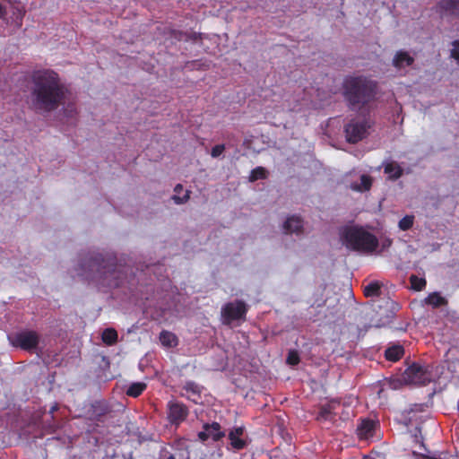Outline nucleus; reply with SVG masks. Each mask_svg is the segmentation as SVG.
<instances>
[{"instance_id":"f257e3e1","label":"nucleus","mask_w":459,"mask_h":459,"mask_svg":"<svg viewBox=\"0 0 459 459\" xmlns=\"http://www.w3.org/2000/svg\"><path fill=\"white\" fill-rule=\"evenodd\" d=\"M30 79V102L35 110L51 112L65 103L68 90L56 72L51 69L36 70Z\"/></svg>"},{"instance_id":"f03ea898","label":"nucleus","mask_w":459,"mask_h":459,"mask_svg":"<svg viewBox=\"0 0 459 459\" xmlns=\"http://www.w3.org/2000/svg\"><path fill=\"white\" fill-rule=\"evenodd\" d=\"M79 266V275L97 285L108 288L119 287L128 270L126 266L117 264L116 256L103 255L98 252L82 255Z\"/></svg>"},{"instance_id":"7ed1b4c3","label":"nucleus","mask_w":459,"mask_h":459,"mask_svg":"<svg viewBox=\"0 0 459 459\" xmlns=\"http://www.w3.org/2000/svg\"><path fill=\"white\" fill-rule=\"evenodd\" d=\"M377 83L365 75H349L343 79L342 95L348 108L359 112L376 98Z\"/></svg>"},{"instance_id":"20e7f679","label":"nucleus","mask_w":459,"mask_h":459,"mask_svg":"<svg viewBox=\"0 0 459 459\" xmlns=\"http://www.w3.org/2000/svg\"><path fill=\"white\" fill-rule=\"evenodd\" d=\"M342 244L350 250L372 253L378 247L377 238L359 226H346L341 231Z\"/></svg>"},{"instance_id":"39448f33","label":"nucleus","mask_w":459,"mask_h":459,"mask_svg":"<svg viewBox=\"0 0 459 459\" xmlns=\"http://www.w3.org/2000/svg\"><path fill=\"white\" fill-rule=\"evenodd\" d=\"M402 380L407 385H425L431 381V373L426 368L413 363L402 374Z\"/></svg>"},{"instance_id":"423d86ee","label":"nucleus","mask_w":459,"mask_h":459,"mask_svg":"<svg viewBox=\"0 0 459 459\" xmlns=\"http://www.w3.org/2000/svg\"><path fill=\"white\" fill-rule=\"evenodd\" d=\"M9 339L13 346L26 351L35 350L39 342V335L32 330L18 332L9 337Z\"/></svg>"},{"instance_id":"0eeeda50","label":"nucleus","mask_w":459,"mask_h":459,"mask_svg":"<svg viewBox=\"0 0 459 459\" xmlns=\"http://www.w3.org/2000/svg\"><path fill=\"white\" fill-rule=\"evenodd\" d=\"M369 125L366 120L351 119L344 126L346 141L350 143H357L367 137Z\"/></svg>"},{"instance_id":"6e6552de","label":"nucleus","mask_w":459,"mask_h":459,"mask_svg":"<svg viewBox=\"0 0 459 459\" xmlns=\"http://www.w3.org/2000/svg\"><path fill=\"white\" fill-rule=\"evenodd\" d=\"M247 312V307L242 300H235L226 303L221 308V316L223 323L231 324L233 321L245 319Z\"/></svg>"},{"instance_id":"1a4fd4ad","label":"nucleus","mask_w":459,"mask_h":459,"mask_svg":"<svg viewBox=\"0 0 459 459\" xmlns=\"http://www.w3.org/2000/svg\"><path fill=\"white\" fill-rule=\"evenodd\" d=\"M189 414L188 407L182 402L170 400L167 403V419L176 427L184 422Z\"/></svg>"},{"instance_id":"9d476101","label":"nucleus","mask_w":459,"mask_h":459,"mask_svg":"<svg viewBox=\"0 0 459 459\" xmlns=\"http://www.w3.org/2000/svg\"><path fill=\"white\" fill-rule=\"evenodd\" d=\"M110 412V408L105 401H94L86 409L87 420L95 422H103L104 417Z\"/></svg>"},{"instance_id":"9b49d317","label":"nucleus","mask_w":459,"mask_h":459,"mask_svg":"<svg viewBox=\"0 0 459 459\" xmlns=\"http://www.w3.org/2000/svg\"><path fill=\"white\" fill-rule=\"evenodd\" d=\"M197 436L202 442H205L209 438L217 442L225 437V432L221 430V426L219 422L213 421L212 423H204L203 430Z\"/></svg>"},{"instance_id":"f8f14e48","label":"nucleus","mask_w":459,"mask_h":459,"mask_svg":"<svg viewBox=\"0 0 459 459\" xmlns=\"http://www.w3.org/2000/svg\"><path fill=\"white\" fill-rule=\"evenodd\" d=\"M182 390L185 391V393L181 394L182 397H186L195 403H199L201 402L202 393L204 391L203 385L194 381H186L182 386Z\"/></svg>"},{"instance_id":"ddd939ff","label":"nucleus","mask_w":459,"mask_h":459,"mask_svg":"<svg viewBox=\"0 0 459 459\" xmlns=\"http://www.w3.org/2000/svg\"><path fill=\"white\" fill-rule=\"evenodd\" d=\"M245 430L244 426L234 427L230 430L228 438L234 450L239 451L247 446V440L241 437L244 435Z\"/></svg>"},{"instance_id":"4468645a","label":"nucleus","mask_w":459,"mask_h":459,"mask_svg":"<svg viewBox=\"0 0 459 459\" xmlns=\"http://www.w3.org/2000/svg\"><path fill=\"white\" fill-rule=\"evenodd\" d=\"M340 405V402L332 400L325 405H322L319 409L316 420H334L336 413L334 411L337 406Z\"/></svg>"},{"instance_id":"2eb2a0df","label":"nucleus","mask_w":459,"mask_h":459,"mask_svg":"<svg viewBox=\"0 0 459 459\" xmlns=\"http://www.w3.org/2000/svg\"><path fill=\"white\" fill-rule=\"evenodd\" d=\"M414 63V58L407 51L399 50L393 58V65L396 69H402L405 66H411Z\"/></svg>"},{"instance_id":"dca6fc26","label":"nucleus","mask_w":459,"mask_h":459,"mask_svg":"<svg viewBox=\"0 0 459 459\" xmlns=\"http://www.w3.org/2000/svg\"><path fill=\"white\" fill-rule=\"evenodd\" d=\"M283 229L286 233H300L303 229V221L300 217L292 215L285 221Z\"/></svg>"},{"instance_id":"f3484780","label":"nucleus","mask_w":459,"mask_h":459,"mask_svg":"<svg viewBox=\"0 0 459 459\" xmlns=\"http://www.w3.org/2000/svg\"><path fill=\"white\" fill-rule=\"evenodd\" d=\"M376 429V422L372 420L366 419L361 421L358 427V435L360 438H368L373 437Z\"/></svg>"},{"instance_id":"a211bd4d","label":"nucleus","mask_w":459,"mask_h":459,"mask_svg":"<svg viewBox=\"0 0 459 459\" xmlns=\"http://www.w3.org/2000/svg\"><path fill=\"white\" fill-rule=\"evenodd\" d=\"M437 7L441 12L459 16V0H438Z\"/></svg>"},{"instance_id":"6ab92c4d","label":"nucleus","mask_w":459,"mask_h":459,"mask_svg":"<svg viewBox=\"0 0 459 459\" xmlns=\"http://www.w3.org/2000/svg\"><path fill=\"white\" fill-rule=\"evenodd\" d=\"M404 349L402 345H393L388 347L385 351V358L388 361L396 362L403 358Z\"/></svg>"},{"instance_id":"aec40b11","label":"nucleus","mask_w":459,"mask_h":459,"mask_svg":"<svg viewBox=\"0 0 459 459\" xmlns=\"http://www.w3.org/2000/svg\"><path fill=\"white\" fill-rule=\"evenodd\" d=\"M160 341L165 347H176L178 343V337L171 332L163 330L160 333Z\"/></svg>"},{"instance_id":"412c9836","label":"nucleus","mask_w":459,"mask_h":459,"mask_svg":"<svg viewBox=\"0 0 459 459\" xmlns=\"http://www.w3.org/2000/svg\"><path fill=\"white\" fill-rule=\"evenodd\" d=\"M382 284L379 281H371L364 287L363 293L367 298L379 297Z\"/></svg>"},{"instance_id":"4be33fe9","label":"nucleus","mask_w":459,"mask_h":459,"mask_svg":"<svg viewBox=\"0 0 459 459\" xmlns=\"http://www.w3.org/2000/svg\"><path fill=\"white\" fill-rule=\"evenodd\" d=\"M384 171L393 180H396L403 175V169L394 162H389L385 166Z\"/></svg>"},{"instance_id":"5701e85b","label":"nucleus","mask_w":459,"mask_h":459,"mask_svg":"<svg viewBox=\"0 0 459 459\" xmlns=\"http://www.w3.org/2000/svg\"><path fill=\"white\" fill-rule=\"evenodd\" d=\"M147 385L143 382H135L131 384L126 391V395L136 398L140 396L146 389Z\"/></svg>"},{"instance_id":"b1692460","label":"nucleus","mask_w":459,"mask_h":459,"mask_svg":"<svg viewBox=\"0 0 459 459\" xmlns=\"http://www.w3.org/2000/svg\"><path fill=\"white\" fill-rule=\"evenodd\" d=\"M117 332L114 328H107L101 334L102 342L110 346L117 342Z\"/></svg>"},{"instance_id":"393cba45","label":"nucleus","mask_w":459,"mask_h":459,"mask_svg":"<svg viewBox=\"0 0 459 459\" xmlns=\"http://www.w3.org/2000/svg\"><path fill=\"white\" fill-rule=\"evenodd\" d=\"M372 186V178L368 175H361L360 183L352 185V189L359 192L368 191Z\"/></svg>"},{"instance_id":"a878e982","label":"nucleus","mask_w":459,"mask_h":459,"mask_svg":"<svg viewBox=\"0 0 459 459\" xmlns=\"http://www.w3.org/2000/svg\"><path fill=\"white\" fill-rule=\"evenodd\" d=\"M268 176V171L264 167H256L251 170L249 181L255 182L258 179H265Z\"/></svg>"},{"instance_id":"bb28decb","label":"nucleus","mask_w":459,"mask_h":459,"mask_svg":"<svg viewBox=\"0 0 459 459\" xmlns=\"http://www.w3.org/2000/svg\"><path fill=\"white\" fill-rule=\"evenodd\" d=\"M183 190V186L182 185L180 184H178L175 188H174V191L177 195H174L172 199L174 200V202L178 204H184L186 202H187V200L189 199V191H186V194L181 197L178 195V194Z\"/></svg>"},{"instance_id":"cd10ccee","label":"nucleus","mask_w":459,"mask_h":459,"mask_svg":"<svg viewBox=\"0 0 459 459\" xmlns=\"http://www.w3.org/2000/svg\"><path fill=\"white\" fill-rule=\"evenodd\" d=\"M410 283L414 290L420 291L425 288L427 282L425 279L412 274L410 276Z\"/></svg>"},{"instance_id":"c85d7f7f","label":"nucleus","mask_w":459,"mask_h":459,"mask_svg":"<svg viewBox=\"0 0 459 459\" xmlns=\"http://www.w3.org/2000/svg\"><path fill=\"white\" fill-rule=\"evenodd\" d=\"M427 302L430 305H432L435 307H440L442 305L446 304V299L440 296L438 293L434 292L432 294H429L427 298Z\"/></svg>"},{"instance_id":"c756f323","label":"nucleus","mask_w":459,"mask_h":459,"mask_svg":"<svg viewBox=\"0 0 459 459\" xmlns=\"http://www.w3.org/2000/svg\"><path fill=\"white\" fill-rule=\"evenodd\" d=\"M414 216L413 215H405L402 218L398 223L400 230H408L413 226Z\"/></svg>"},{"instance_id":"7c9ffc66","label":"nucleus","mask_w":459,"mask_h":459,"mask_svg":"<svg viewBox=\"0 0 459 459\" xmlns=\"http://www.w3.org/2000/svg\"><path fill=\"white\" fill-rule=\"evenodd\" d=\"M299 361H300V358H299V352L296 350H290L288 352V356L286 359L287 364H289L290 366H296L299 363Z\"/></svg>"},{"instance_id":"2f4dec72","label":"nucleus","mask_w":459,"mask_h":459,"mask_svg":"<svg viewBox=\"0 0 459 459\" xmlns=\"http://www.w3.org/2000/svg\"><path fill=\"white\" fill-rule=\"evenodd\" d=\"M225 150L224 144H217L212 148L211 155L212 158H217L222 154Z\"/></svg>"},{"instance_id":"473e14b6","label":"nucleus","mask_w":459,"mask_h":459,"mask_svg":"<svg viewBox=\"0 0 459 459\" xmlns=\"http://www.w3.org/2000/svg\"><path fill=\"white\" fill-rule=\"evenodd\" d=\"M453 48L451 49V57L459 63V40H455L452 43Z\"/></svg>"},{"instance_id":"72a5a7b5","label":"nucleus","mask_w":459,"mask_h":459,"mask_svg":"<svg viewBox=\"0 0 459 459\" xmlns=\"http://www.w3.org/2000/svg\"><path fill=\"white\" fill-rule=\"evenodd\" d=\"M413 456L415 459H440L436 456H431L424 454L418 453L416 451L412 452Z\"/></svg>"},{"instance_id":"f704fd0d","label":"nucleus","mask_w":459,"mask_h":459,"mask_svg":"<svg viewBox=\"0 0 459 459\" xmlns=\"http://www.w3.org/2000/svg\"><path fill=\"white\" fill-rule=\"evenodd\" d=\"M160 459H176L174 455L170 454L166 449L162 450L160 453Z\"/></svg>"},{"instance_id":"c9c22d12","label":"nucleus","mask_w":459,"mask_h":459,"mask_svg":"<svg viewBox=\"0 0 459 459\" xmlns=\"http://www.w3.org/2000/svg\"><path fill=\"white\" fill-rule=\"evenodd\" d=\"M58 410V404L57 403H55L49 410V414L51 415V417L53 418V414L55 411H56Z\"/></svg>"},{"instance_id":"e433bc0d","label":"nucleus","mask_w":459,"mask_h":459,"mask_svg":"<svg viewBox=\"0 0 459 459\" xmlns=\"http://www.w3.org/2000/svg\"><path fill=\"white\" fill-rule=\"evenodd\" d=\"M391 244H392V241H391L390 239H387V240L384 243L383 247H389V246H391Z\"/></svg>"}]
</instances>
